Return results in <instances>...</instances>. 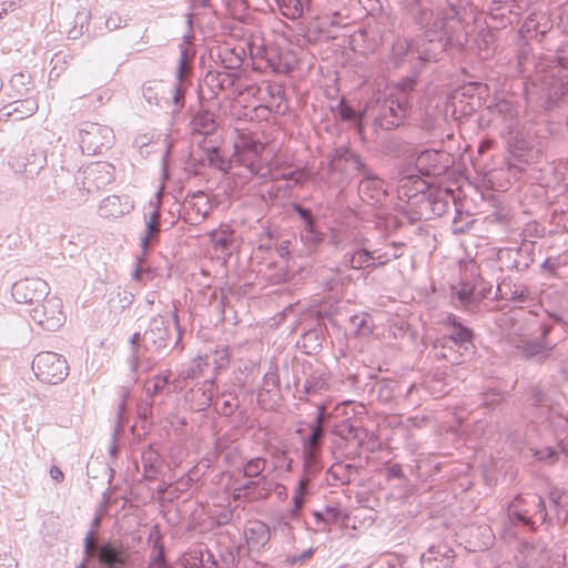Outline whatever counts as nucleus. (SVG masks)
Returning a JSON list of instances; mask_svg holds the SVG:
<instances>
[{"label":"nucleus","instance_id":"obj_15","mask_svg":"<svg viewBox=\"0 0 568 568\" xmlns=\"http://www.w3.org/2000/svg\"><path fill=\"white\" fill-rule=\"evenodd\" d=\"M32 369L39 381L52 385L63 382L69 375L65 358L54 352L37 354L32 362Z\"/></svg>","mask_w":568,"mask_h":568},{"label":"nucleus","instance_id":"obj_34","mask_svg":"<svg viewBox=\"0 0 568 568\" xmlns=\"http://www.w3.org/2000/svg\"><path fill=\"white\" fill-rule=\"evenodd\" d=\"M475 294L473 281L463 280L458 285L452 287V298L455 305L470 313L478 312Z\"/></svg>","mask_w":568,"mask_h":568},{"label":"nucleus","instance_id":"obj_3","mask_svg":"<svg viewBox=\"0 0 568 568\" xmlns=\"http://www.w3.org/2000/svg\"><path fill=\"white\" fill-rule=\"evenodd\" d=\"M549 317L555 322H561V317L555 313L545 312V315L529 311L524 318V322L528 326V334L535 335L539 332L538 337H529L524 335L519 338L517 348L525 359L532 361L536 363H545L550 357V351L554 345H550L547 337L552 331V325L547 323L544 317Z\"/></svg>","mask_w":568,"mask_h":568},{"label":"nucleus","instance_id":"obj_60","mask_svg":"<svg viewBox=\"0 0 568 568\" xmlns=\"http://www.w3.org/2000/svg\"><path fill=\"white\" fill-rule=\"evenodd\" d=\"M396 382L387 378L376 379L372 390L376 393L377 398L383 403L390 402L395 396Z\"/></svg>","mask_w":568,"mask_h":568},{"label":"nucleus","instance_id":"obj_40","mask_svg":"<svg viewBox=\"0 0 568 568\" xmlns=\"http://www.w3.org/2000/svg\"><path fill=\"white\" fill-rule=\"evenodd\" d=\"M530 452L534 459L545 466H554L558 463L568 465V449L562 452L557 444L555 446L530 448Z\"/></svg>","mask_w":568,"mask_h":568},{"label":"nucleus","instance_id":"obj_35","mask_svg":"<svg viewBox=\"0 0 568 568\" xmlns=\"http://www.w3.org/2000/svg\"><path fill=\"white\" fill-rule=\"evenodd\" d=\"M429 183L415 174L404 175L398 180L397 196L398 200L408 205L413 197L428 190Z\"/></svg>","mask_w":568,"mask_h":568},{"label":"nucleus","instance_id":"obj_46","mask_svg":"<svg viewBox=\"0 0 568 568\" xmlns=\"http://www.w3.org/2000/svg\"><path fill=\"white\" fill-rule=\"evenodd\" d=\"M149 541L152 542L153 551L150 556L148 568H173L166 562L164 545L161 541V535L158 526L152 527Z\"/></svg>","mask_w":568,"mask_h":568},{"label":"nucleus","instance_id":"obj_17","mask_svg":"<svg viewBox=\"0 0 568 568\" xmlns=\"http://www.w3.org/2000/svg\"><path fill=\"white\" fill-rule=\"evenodd\" d=\"M31 318L44 331L55 332L65 322L61 298L47 296L30 310Z\"/></svg>","mask_w":568,"mask_h":568},{"label":"nucleus","instance_id":"obj_52","mask_svg":"<svg viewBox=\"0 0 568 568\" xmlns=\"http://www.w3.org/2000/svg\"><path fill=\"white\" fill-rule=\"evenodd\" d=\"M209 365H210V362H209L207 356L206 357L199 356V357L194 358L187 366L183 367L180 371L175 382L178 384H181L189 379H195L203 374L204 367H206Z\"/></svg>","mask_w":568,"mask_h":568},{"label":"nucleus","instance_id":"obj_51","mask_svg":"<svg viewBox=\"0 0 568 568\" xmlns=\"http://www.w3.org/2000/svg\"><path fill=\"white\" fill-rule=\"evenodd\" d=\"M314 476H308L307 474H303V476L300 478L297 486L295 487L292 496V515L295 517L297 516L305 504L306 495L308 494V488L311 480Z\"/></svg>","mask_w":568,"mask_h":568},{"label":"nucleus","instance_id":"obj_57","mask_svg":"<svg viewBox=\"0 0 568 568\" xmlns=\"http://www.w3.org/2000/svg\"><path fill=\"white\" fill-rule=\"evenodd\" d=\"M351 327L358 336H369L373 333L374 322L368 313H359L351 316Z\"/></svg>","mask_w":568,"mask_h":568},{"label":"nucleus","instance_id":"obj_53","mask_svg":"<svg viewBox=\"0 0 568 568\" xmlns=\"http://www.w3.org/2000/svg\"><path fill=\"white\" fill-rule=\"evenodd\" d=\"M171 371H165L162 374H158L153 376L151 379L146 381L144 384V390L149 398H153L160 394H162L171 383Z\"/></svg>","mask_w":568,"mask_h":568},{"label":"nucleus","instance_id":"obj_58","mask_svg":"<svg viewBox=\"0 0 568 568\" xmlns=\"http://www.w3.org/2000/svg\"><path fill=\"white\" fill-rule=\"evenodd\" d=\"M142 338L143 334L140 332H135L131 338H130V345H131V355L129 357V365L132 373L138 374L139 372L146 373L150 369H145V363L142 359L135 361V351L138 348L142 349Z\"/></svg>","mask_w":568,"mask_h":568},{"label":"nucleus","instance_id":"obj_11","mask_svg":"<svg viewBox=\"0 0 568 568\" xmlns=\"http://www.w3.org/2000/svg\"><path fill=\"white\" fill-rule=\"evenodd\" d=\"M326 159L328 174L336 178L337 185L346 184L356 173L363 174L368 169L361 155L345 145L332 150Z\"/></svg>","mask_w":568,"mask_h":568},{"label":"nucleus","instance_id":"obj_9","mask_svg":"<svg viewBox=\"0 0 568 568\" xmlns=\"http://www.w3.org/2000/svg\"><path fill=\"white\" fill-rule=\"evenodd\" d=\"M514 561L517 568H564L566 556L548 549L544 542L520 539Z\"/></svg>","mask_w":568,"mask_h":568},{"label":"nucleus","instance_id":"obj_64","mask_svg":"<svg viewBox=\"0 0 568 568\" xmlns=\"http://www.w3.org/2000/svg\"><path fill=\"white\" fill-rule=\"evenodd\" d=\"M302 242L310 248H316L323 241L322 233L317 231L316 224L304 226L301 231Z\"/></svg>","mask_w":568,"mask_h":568},{"label":"nucleus","instance_id":"obj_6","mask_svg":"<svg viewBox=\"0 0 568 568\" xmlns=\"http://www.w3.org/2000/svg\"><path fill=\"white\" fill-rule=\"evenodd\" d=\"M171 341L169 320L161 315L152 317L143 333L142 349L135 351V361L142 359L145 363V369L151 371L159 357L169 353Z\"/></svg>","mask_w":568,"mask_h":568},{"label":"nucleus","instance_id":"obj_43","mask_svg":"<svg viewBox=\"0 0 568 568\" xmlns=\"http://www.w3.org/2000/svg\"><path fill=\"white\" fill-rule=\"evenodd\" d=\"M143 465V478L145 480H154L162 470V458L160 453L150 444L141 455Z\"/></svg>","mask_w":568,"mask_h":568},{"label":"nucleus","instance_id":"obj_31","mask_svg":"<svg viewBox=\"0 0 568 568\" xmlns=\"http://www.w3.org/2000/svg\"><path fill=\"white\" fill-rule=\"evenodd\" d=\"M150 205L153 206V210L148 215H144L145 229L140 239V244L144 252L158 240L161 232L160 201H151Z\"/></svg>","mask_w":568,"mask_h":568},{"label":"nucleus","instance_id":"obj_62","mask_svg":"<svg viewBox=\"0 0 568 568\" xmlns=\"http://www.w3.org/2000/svg\"><path fill=\"white\" fill-rule=\"evenodd\" d=\"M328 473L333 478L344 483H349L353 475L357 474V467L354 464L334 463Z\"/></svg>","mask_w":568,"mask_h":568},{"label":"nucleus","instance_id":"obj_28","mask_svg":"<svg viewBox=\"0 0 568 568\" xmlns=\"http://www.w3.org/2000/svg\"><path fill=\"white\" fill-rule=\"evenodd\" d=\"M486 87L479 82H471L456 90L453 95V104L455 110L457 103L462 105L460 112L464 114L476 111L481 105V94L485 93Z\"/></svg>","mask_w":568,"mask_h":568},{"label":"nucleus","instance_id":"obj_16","mask_svg":"<svg viewBox=\"0 0 568 568\" xmlns=\"http://www.w3.org/2000/svg\"><path fill=\"white\" fill-rule=\"evenodd\" d=\"M547 140L531 130L519 132L509 144L511 155L521 163H537L544 153Z\"/></svg>","mask_w":568,"mask_h":568},{"label":"nucleus","instance_id":"obj_18","mask_svg":"<svg viewBox=\"0 0 568 568\" xmlns=\"http://www.w3.org/2000/svg\"><path fill=\"white\" fill-rule=\"evenodd\" d=\"M445 333L440 338V343L454 344L463 354H473L475 349L474 331L464 325L459 317L449 314L444 322Z\"/></svg>","mask_w":568,"mask_h":568},{"label":"nucleus","instance_id":"obj_47","mask_svg":"<svg viewBox=\"0 0 568 568\" xmlns=\"http://www.w3.org/2000/svg\"><path fill=\"white\" fill-rule=\"evenodd\" d=\"M404 247L405 244L403 242H388L379 247L373 246V254L375 256L377 268L402 257L404 254Z\"/></svg>","mask_w":568,"mask_h":568},{"label":"nucleus","instance_id":"obj_14","mask_svg":"<svg viewBox=\"0 0 568 568\" xmlns=\"http://www.w3.org/2000/svg\"><path fill=\"white\" fill-rule=\"evenodd\" d=\"M114 141L113 130L95 122H83L79 128V143L83 154L97 155L109 150Z\"/></svg>","mask_w":568,"mask_h":568},{"label":"nucleus","instance_id":"obj_27","mask_svg":"<svg viewBox=\"0 0 568 568\" xmlns=\"http://www.w3.org/2000/svg\"><path fill=\"white\" fill-rule=\"evenodd\" d=\"M344 262L356 271L377 268L373 246L367 239L356 240L355 248L344 254Z\"/></svg>","mask_w":568,"mask_h":568},{"label":"nucleus","instance_id":"obj_41","mask_svg":"<svg viewBox=\"0 0 568 568\" xmlns=\"http://www.w3.org/2000/svg\"><path fill=\"white\" fill-rule=\"evenodd\" d=\"M191 37L185 36L184 41L180 44V59L176 65L175 82L190 84V77L192 74V60L194 58L193 51L186 45Z\"/></svg>","mask_w":568,"mask_h":568},{"label":"nucleus","instance_id":"obj_24","mask_svg":"<svg viewBox=\"0 0 568 568\" xmlns=\"http://www.w3.org/2000/svg\"><path fill=\"white\" fill-rule=\"evenodd\" d=\"M211 210L210 199L204 192L187 194L183 202V220L191 225H197L207 217Z\"/></svg>","mask_w":568,"mask_h":568},{"label":"nucleus","instance_id":"obj_55","mask_svg":"<svg viewBox=\"0 0 568 568\" xmlns=\"http://www.w3.org/2000/svg\"><path fill=\"white\" fill-rule=\"evenodd\" d=\"M266 459L263 457H253L243 463L242 474L245 478H258L260 481H267L263 474L266 468Z\"/></svg>","mask_w":568,"mask_h":568},{"label":"nucleus","instance_id":"obj_50","mask_svg":"<svg viewBox=\"0 0 568 568\" xmlns=\"http://www.w3.org/2000/svg\"><path fill=\"white\" fill-rule=\"evenodd\" d=\"M38 110V103L34 99L28 98L18 100L2 109L3 115L10 116L17 114V119H24L32 115Z\"/></svg>","mask_w":568,"mask_h":568},{"label":"nucleus","instance_id":"obj_33","mask_svg":"<svg viewBox=\"0 0 568 568\" xmlns=\"http://www.w3.org/2000/svg\"><path fill=\"white\" fill-rule=\"evenodd\" d=\"M315 405L317 410L314 423L311 426H317L325 434L326 427L331 429V425L335 422L334 419L341 418L342 415H347L351 403H339L332 410L326 402L316 403Z\"/></svg>","mask_w":568,"mask_h":568},{"label":"nucleus","instance_id":"obj_26","mask_svg":"<svg viewBox=\"0 0 568 568\" xmlns=\"http://www.w3.org/2000/svg\"><path fill=\"white\" fill-rule=\"evenodd\" d=\"M358 184V195L363 202L371 205L381 204L387 196V190L382 179L368 168Z\"/></svg>","mask_w":568,"mask_h":568},{"label":"nucleus","instance_id":"obj_21","mask_svg":"<svg viewBox=\"0 0 568 568\" xmlns=\"http://www.w3.org/2000/svg\"><path fill=\"white\" fill-rule=\"evenodd\" d=\"M499 262L504 268L525 272L534 262V244H521L518 247H506L499 252Z\"/></svg>","mask_w":568,"mask_h":568},{"label":"nucleus","instance_id":"obj_61","mask_svg":"<svg viewBox=\"0 0 568 568\" xmlns=\"http://www.w3.org/2000/svg\"><path fill=\"white\" fill-rule=\"evenodd\" d=\"M333 110L336 116L343 122H355L359 124L364 116L356 112V110L345 99H341Z\"/></svg>","mask_w":568,"mask_h":568},{"label":"nucleus","instance_id":"obj_54","mask_svg":"<svg viewBox=\"0 0 568 568\" xmlns=\"http://www.w3.org/2000/svg\"><path fill=\"white\" fill-rule=\"evenodd\" d=\"M469 535L474 538H477V544L475 545L479 550L488 549L495 539V535L490 526L483 525H473L468 528Z\"/></svg>","mask_w":568,"mask_h":568},{"label":"nucleus","instance_id":"obj_39","mask_svg":"<svg viewBox=\"0 0 568 568\" xmlns=\"http://www.w3.org/2000/svg\"><path fill=\"white\" fill-rule=\"evenodd\" d=\"M547 505L554 521L568 523V491L552 488L548 494Z\"/></svg>","mask_w":568,"mask_h":568},{"label":"nucleus","instance_id":"obj_36","mask_svg":"<svg viewBox=\"0 0 568 568\" xmlns=\"http://www.w3.org/2000/svg\"><path fill=\"white\" fill-rule=\"evenodd\" d=\"M236 160L241 165L246 168L252 175L260 178L270 176L272 180H276L278 178L277 174L272 173L267 165L262 163L256 146L250 150H244L242 152H236Z\"/></svg>","mask_w":568,"mask_h":568},{"label":"nucleus","instance_id":"obj_48","mask_svg":"<svg viewBox=\"0 0 568 568\" xmlns=\"http://www.w3.org/2000/svg\"><path fill=\"white\" fill-rule=\"evenodd\" d=\"M548 425L552 432L555 443L562 452H566L568 449V418L549 413Z\"/></svg>","mask_w":568,"mask_h":568},{"label":"nucleus","instance_id":"obj_44","mask_svg":"<svg viewBox=\"0 0 568 568\" xmlns=\"http://www.w3.org/2000/svg\"><path fill=\"white\" fill-rule=\"evenodd\" d=\"M192 130L202 135H210L217 129V121L214 112L200 108L191 120Z\"/></svg>","mask_w":568,"mask_h":568},{"label":"nucleus","instance_id":"obj_7","mask_svg":"<svg viewBox=\"0 0 568 568\" xmlns=\"http://www.w3.org/2000/svg\"><path fill=\"white\" fill-rule=\"evenodd\" d=\"M406 99L393 95L371 100L365 109V116L372 121L375 131H390L400 126L410 109Z\"/></svg>","mask_w":568,"mask_h":568},{"label":"nucleus","instance_id":"obj_13","mask_svg":"<svg viewBox=\"0 0 568 568\" xmlns=\"http://www.w3.org/2000/svg\"><path fill=\"white\" fill-rule=\"evenodd\" d=\"M301 372L303 377H296L294 381L300 400L311 402L329 389V374L325 368L305 362L301 365Z\"/></svg>","mask_w":568,"mask_h":568},{"label":"nucleus","instance_id":"obj_56","mask_svg":"<svg viewBox=\"0 0 568 568\" xmlns=\"http://www.w3.org/2000/svg\"><path fill=\"white\" fill-rule=\"evenodd\" d=\"M240 407V400L236 394L223 392L219 399L214 403L215 410L225 417L232 416Z\"/></svg>","mask_w":568,"mask_h":568},{"label":"nucleus","instance_id":"obj_8","mask_svg":"<svg viewBox=\"0 0 568 568\" xmlns=\"http://www.w3.org/2000/svg\"><path fill=\"white\" fill-rule=\"evenodd\" d=\"M354 409L351 414L342 415V419L331 425V433L338 437L335 448L346 460H355L361 457V449L366 439V429L354 419Z\"/></svg>","mask_w":568,"mask_h":568},{"label":"nucleus","instance_id":"obj_12","mask_svg":"<svg viewBox=\"0 0 568 568\" xmlns=\"http://www.w3.org/2000/svg\"><path fill=\"white\" fill-rule=\"evenodd\" d=\"M54 187L58 200L65 210H74L84 205L92 194L91 189L84 184L80 172L72 175L62 170L54 179Z\"/></svg>","mask_w":568,"mask_h":568},{"label":"nucleus","instance_id":"obj_19","mask_svg":"<svg viewBox=\"0 0 568 568\" xmlns=\"http://www.w3.org/2000/svg\"><path fill=\"white\" fill-rule=\"evenodd\" d=\"M324 433L317 426H310V433L302 440L303 473L316 476L323 469L321 462Z\"/></svg>","mask_w":568,"mask_h":568},{"label":"nucleus","instance_id":"obj_20","mask_svg":"<svg viewBox=\"0 0 568 568\" xmlns=\"http://www.w3.org/2000/svg\"><path fill=\"white\" fill-rule=\"evenodd\" d=\"M50 293V287L40 277H26L12 285L11 294L17 303L38 305Z\"/></svg>","mask_w":568,"mask_h":568},{"label":"nucleus","instance_id":"obj_4","mask_svg":"<svg viewBox=\"0 0 568 568\" xmlns=\"http://www.w3.org/2000/svg\"><path fill=\"white\" fill-rule=\"evenodd\" d=\"M436 26H444L457 44H467L476 13L470 0H446V8L434 11Z\"/></svg>","mask_w":568,"mask_h":568},{"label":"nucleus","instance_id":"obj_30","mask_svg":"<svg viewBox=\"0 0 568 568\" xmlns=\"http://www.w3.org/2000/svg\"><path fill=\"white\" fill-rule=\"evenodd\" d=\"M295 58L292 52H281L277 48L271 47L265 52L264 64L258 63L257 70H271L274 73H290L294 69Z\"/></svg>","mask_w":568,"mask_h":568},{"label":"nucleus","instance_id":"obj_45","mask_svg":"<svg viewBox=\"0 0 568 568\" xmlns=\"http://www.w3.org/2000/svg\"><path fill=\"white\" fill-rule=\"evenodd\" d=\"M237 80V75L233 72L229 71H210L204 79L205 85L211 89L213 94H217L221 91L230 90L235 81Z\"/></svg>","mask_w":568,"mask_h":568},{"label":"nucleus","instance_id":"obj_23","mask_svg":"<svg viewBox=\"0 0 568 568\" xmlns=\"http://www.w3.org/2000/svg\"><path fill=\"white\" fill-rule=\"evenodd\" d=\"M8 163L16 173L34 179L47 165V156L42 151L32 150L23 155H11Z\"/></svg>","mask_w":568,"mask_h":568},{"label":"nucleus","instance_id":"obj_25","mask_svg":"<svg viewBox=\"0 0 568 568\" xmlns=\"http://www.w3.org/2000/svg\"><path fill=\"white\" fill-rule=\"evenodd\" d=\"M80 174L84 184L94 193L114 181L115 168L109 162H95L87 166Z\"/></svg>","mask_w":568,"mask_h":568},{"label":"nucleus","instance_id":"obj_2","mask_svg":"<svg viewBox=\"0 0 568 568\" xmlns=\"http://www.w3.org/2000/svg\"><path fill=\"white\" fill-rule=\"evenodd\" d=\"M414 21L423 31L416 36L415 52L416 60L423 63L439 61L448 47L464 48L466 44H457L450 39V32L444 26H436L434 10L419 8L414 16Z\"/></svg>","mask_w":568,"mask_h":568},{"label":"nucleus","instance_id":"obj_59","mask_svg":"<svg viewBox=\"0 0 568 568\" xmlns=\"http://www.w3.org/2000/svg\"><path fill=\"white\" fill-rule=\"evenodd\" d=\"M131 277L140 285H145L155 277V271L146 264L144 257H139L134 264Z\"/></svg>","mask_w":568,"mask_h":568},{"label":"nucleus","instance_id":"obj_5","mask_svg":"<svg viewBox=\"0 0 568 568\" xmlns=\"http://www.w3.org/2000/svg\"><path fill=\"white\" fill-rule=\"evenodd\" d=\"M454 199L453 191L429 184L427 191L413 197V202L403 206V213L410 224L422 220H433L443 216Z\"/></svg>","mask_w":568,"mask_h":568},{"label":"nucleus","instance_id":"obj_1","mask_svg":"<svg viewBox=\"0 0 568 568\" xmlns=\"http://www.w3.org/2000/svg\"><path fill=\"white\" fill-rule=\"evenodd\" d=\"M552 524L554 517L545 499L536 494L517 495L507 506V519L504 521L506 540L518 538L520 532H532L542 524Z\"/></svg>","mask_w":568,"mask_h":568},{"label":"nucleus","instance_id":"obj_38","mask_svg":"<svg viewBox=\"0 0 568 568\" xmlns=\"http://www.w3.org/2000/svg\"><path fill=\"white\" fill-rule=\"evenodd\" d=\"M131 209L132 204L128 196L122 199L119 195H110L101 201L98 212L102 217H120L128 214Z\"/></svg>","mask_w":568,"mask_h":568},{"label":"nucleus","instance_id":"obj_10","mask_svg":"<svg viewBox=\"0 0 568 568\" xmlns=\"http://www.w3.org/2000/svg\"><path fill=\"white\" fill-rule=\"evenodd\" d=\"M91 560H97L101 568H124L126 565L123 550L110 541H100L93 530H89L83 539L81 562L89 567Z\"/></svg>","mask_w":568,"mask_h":568},{"label":"nucleus","instance_id":"obj_37","mask_svg":"<svg viewBox=\"0 0 568 568\" xmlns=\"http://www.w3.org/2000/svg\"><path fill=\"white\" fill-rule=\"evenodd\" d=\"M416 59L415 39L397 38L392 44L389 62L394 68H402Z\"/></svg>","mask_w":568,"mask_h":568},{"label":"nucleus","instance_id":"obj_49","mask_svg":"<svg viewBox=\"0 0 568 568\" xmlns=\"http://www.w3.org/2000/svg\"><path fill=\"white\" fill-rule=\"evenodd\" d=\"M247 544L256 549L264 547L271 539V531L267 525L255 520L245 530Z\"/></svg>","mask_w":568,"mask_h":568},{"label":"nucleus","instance_id":"obj_32","mask_svg":"<svg viewBox=\"0 0 568 568\" xmlns=\"http://www.w3.org/2000/svg\"><path fill=\"white\" fill-rule=\"evenodd\" d=\"M443 156L444 154L436 150H424L417 155L415 168L424 176H438L446 169L442 163Z\"/></svg>","mask_w":568,"mask_h":568},{"label":"nucleus","instance_id":"obj_22","mask_svg":"<svg viewBox=\"0 0 568 568\" xmlns=\"http://www.w3.org/2000/svg\"><path fill=\"white\" fill-rule=\"evenodd\" d=\"M495 300L508 301L515 304H530L535 297L528 285L507 276L498 283Z\"/></svg>","mask_w":568,"mask_h":568},{"label":"nucleus","instance_id":"obj_29","mask_svg":"<svg viewBox=\"0 0 568 568\" xmlns=\"http://www.w3.org/2000/svg\"><path fill=\"white\" fill-rule=\"evenodd\" d=\"M454 549L447 542L430 545L420 556L422 568H453Z\"/></svg>","mask_w":568,"mask_h":568},{"label":"nucleus","instance_id":"obj_63","mask_svg":"<svg viewBox=\"0 0 568 568\" xmlns=\"http://www.w3.org/2000/svg\"><path fill=\"white\" fill-rule=\"evenodd\" d=\"M514 0H491L488 6L489 16L493 20H500L504 23L507 18V13H511V2Z\"/></svg>","mask_w":568,"mask_h":568},{"label":"nucleus","instance_id":"obj_42","mask_svg":"<svg viewBox=\"0 0 568 568\" xmlns=\"http://www.w3.org/2000/svg\"><path fill=\"white\" fill-rule=\"evenodd\" d=\"M458 347L449 343H440V338H437L432 347L433 356L438 361H446L452 365H458L463 363L471 354H463Z\"/></svg>","mask_w":568,"mask_h":568}]
</instances>
